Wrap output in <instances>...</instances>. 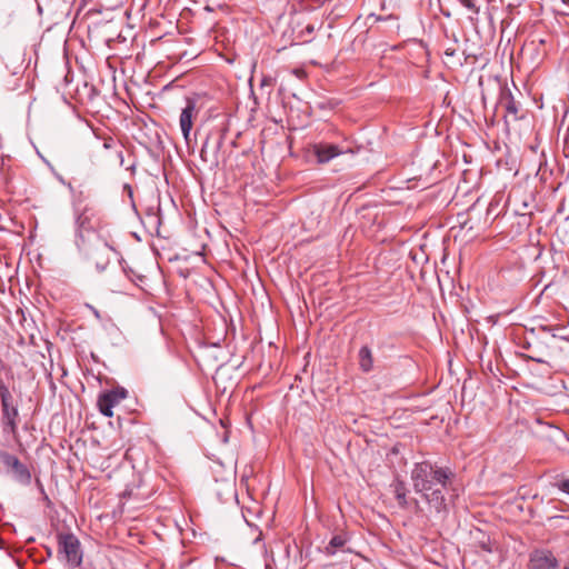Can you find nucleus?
Masks as SVG:
<instances>
[{
    "instance_id": "nucleus-18",
    "label": "nucleus",
    "mask_w": 569,
    "mask_h": 569,
    "mask_svg": "<svg viewBox=\"0 0 569 569\" xmlns=\"http://www.w3.org/2000/svg\"><path fill=\"white\" fill-rule=\"evenodd\" d=\"M316 28L313 24H308L301 32L300 38H303L306 34L310 36L315 32Z\"/></svg>"
},
{
    "instance_id": "nucleus-13",
    "label": "nucleus",
    "mask_w": 569,
    "mask_h": 569,
    "mask_svg": "<svg viewBox=\"0 0 569 569\" xmlns=\"http://www.w3.org/2000/svg\"><path fill=\"white\" fill-rule=\"evenodd\" d=\"M0 399L1 405L9 403L12 401V396L10 393L9 388L0 380Z\"/></svg>"
},
{
    "instance_id": "nucleus-26",
    "label": "nucleus",
    "mask_w": 569,
    "mask_h": 569,
    "mask_svg": "<svg viewBox=\"0 0 569 569\" xmlns=\"http://www.w3.org/2000/svg\"><path fill=\"white\" fill-rule=\"evenodd\" d=\"M221 143H222V142H221V140H220V141L218 142L217 148H220V147H221Z\"/></svg>"
},
{
    "instance_id": "nucleus-27",
    "label": "nucleus",
    "mask_w": 569,
    "mask_h": 569,
    "mask_svg": "<svg viewBox=\"0 0 569 569\" xmlns=\"http://www.w3.org/2000/svg\"><path fill=\"white\" fill-rule=\"evenodd\" d=\"M563 569H569V565H568V566H566Z\"/></svg>"
},
{
    "instance_id": "nucleus-23",
    "label": "nucleus",
    "mask_w": 569,
    "mask_h": 569,
    "mask_svg": "<svg viewBox=\"0 0 569 569\" xmlns=\"http://www.w3.org/2000/svg\"><path fill=\"white\" fill-rule=\"evenodd\" d=\"M86 222H88V219H84L83 221H82V219H80V223L82 227H84Z\"/></svg>"
},
{
    "instance_id": "nucleus-17",
    "label": "nucleus",
    "mask_w": 569,
    "mask_h": 569,
    "mask_svg": "<svg viewBox=\"0 0 569 569\" xmlns=\"http://www.w3.org/2000/svg\"><path fill=\"white\" fill-rule=\"evenodd\" d=\"M208 142H209V138L206 139V141L203 142V146L201 148V151H200V157L203 161H208V151H207V147H208Z\"/></svg>"
},
{
    "instance_id": "nucleus-8",
    "label": "nucleus",
    "mask_w": 569,
    "mask_h": 569,
    "mask_svg": "<svg viewBox=\"0 0 569 569\" xmlns=\"http://www.w3.org/2000/svg\"><path fill=\"white\" fill-rule=\"evenodd\" d=\"M1 407L4 423L10 428L12 432H14L17 429V419L19 415L18 408L13 406L12 401L1 405Z\"/></svg>"
},
{
    "instance_id": "nucleus-15",
    "label": "nucleus",
    "mask_w": 569,
    "mask_h": 569,
    "mask_svg": "<svg viewBox=\"0 0 569 569\" xmlns=\"http://www.w3.org/2000/svg\"><path fill=\"white\" fill-rule=\"evenodd\" d=\"M459 2L465 7L467 8L468 10H470L472 13L475 14H478L479 13V8L476 6L475 1L473 0H459Z\"/></svg>"
},
{
    "instance_id": "nucleus-10",
    "label": "nucleus",
    "mask_w": 569,
    "mask_h": 569,
    "mask_svg": "<svg viewBox=\"0 0 569 569\" xmlns=\"http://www.w3.org/2000/svg\"><path fill=\"white\" fill-rule=\"evenodd\" d=\"M358 358H359L360 369L363 372H369L372 370L373 357H372L371 350L367 346H363L360 348Z\"/></svg>"
},
{
    "instance_id": "nucleus-24",
    "label": "nucleus",
    "mask_w": 569,
    "mask_h": 569,
    "mask_svg": "<svg viewBox=\"0 0 569 569\" xmlns=\"http://www.w3.org/2000/svg\"><path fill=\"white\" fill-rule=\"evenodd\" d=\"M86 222H88V219H84L83 221H82V219H80V223L82 227H84Z\"/></svg>"
},
{
    "instance_id": "nucleus-16",
    "label": "nucleus",
    "mask_w": 569,
    "mask_h": 569,
    "mask_svg": "<svg viewBox=\"0 0 569 569\" xmlns=\"http://www.w3.org/2000/svg\"><path fill=\"white\" fill-rule=\"evenodd\" d=\"M555 486L562 492L569 495V478L561 479L555 483Z\"/></svg>"
},
{
    "instance_id": "nucleus-5",
    "label": "nucleus",
    "mask_w": 569,
    "mask_h": 569,
    "mask_svg": "<svg viewBox=\"0 0 569 569\" xmlns=\"http://www.w3.org/2000/svg\"><path fill=\"white\" fill-rule=\"evenodd\" d=\"M197 113L198 111L193 101H188L187 106L181 111L179 124L186 141L189 140L193 119L197 117Z\"/></svg>"
},
{
    "instance_id": "nucleus-28",
    "label": "nucleus",
    "mask_w": 569,
    "mask_h": 569,
    "mask_svg": "<svg viewBox=\"0 0 569 569\" xmlns=\"http://www.w3.org/2000/svg\"><path fill=\"white\" fill-rule=\"evenodd\" d=\"M84 2H87L88 0H83Z\"/></svg>"
},
{
    "instance_id": "nucleus-19",
    "label": "nucleus",
    "mask_w": 569,
    "mask_h": 569,
    "mask_svg": "<svg viewBox=\"0 0 569 569\" xmlns=\"http://www.w3.org/2000/svg\"><path fill=\"white\" fill-rule=\"evenodd\" d=\"M226 487H227V489H228L229 495H230L231 497H232V496H234V490H233V486H232V483H231V482H226Z\"/></svg>"
},
{
    "instance_id": "nucleus-2",
    "label": "nucleus",
    "mask_w": 569,
    "mask_h": 569,
    "mask_svg": "<svg viewBox=\"0 0 569 569\" xmlns=\"http://www.w3.org/2000/svg\"><path fill=\"white\" fill-rule=\"evenodd\" d=\"M59 550L66 557L71 568H77L82 562V553L78 538L71 533L63 535L59 538Z\"/></svg>"
},
{
    "instance_id": "nucleus-6",
    "label": "nucleus",
    "mask_w": 569,
    "mask_h": 569,
    "mask_svg": "<svg viewBox=\"0 0 569 569\" xmlns=\"http://www.w3.org/2000/svg\"><path fill=\"white\" fill-rule=\"evenodd\" d=\"M313 151L320 163H326L341 153L338 146L328 143L315 144Z\"/></svg>"
},
{
    "instance_id": "nucleus-21",
    "label": "nucleus",
    "mask_w": 569,
    "mask_h": 569,
    "mask_svg": "<svg viewBox=\"0 0 569 569\" xmlns=\"http://www.w3.org/2000/svg\"><path fill=\"white\" fill-rule=\"evenodd\" d=\"M412 503H413L415 509H416L417 512L422 511V509H421V507H420V505H419V502L417 500H412Z\"/></svg>"
},
{
    "instance_id": "nucleus-20",
    "label": "nucleus",
    "mask_w": 569,
    "mask_h": 569,
    "mask_svg": "<svg viewBox=\"0 0 569 569\" xmlns=\"http://www.w3.org/2000/svg\"><path fill=\"white\" fill-rule=\"evenodd\" d=\"M507 110H508L510 113H513V114H516V113H517V108L515 107V104H513V103H512V104H509V106L507 107Z\"/></svg>"
},
{
    "instance_id": "nucleus-3",
    "label": "nucleus",
    "mask_w": 569,
    "mask_h": 569,
    "mask_svg": "<svg viewBox=\"0 0 569 569\" xmlns=\"http://www.w3.org/2000/svg\"><path fill=\"white\" fill-rule=\"evenodd\" d=\"M127 398V390L123 388H117L103 392L98 398V408L100 412L106 417L113 416V407L119 405L123 399Z\"/></svg>"
},
{
    "instance_id": "nucleus-22",
    "label": "nucleus",
    "mask_w": 569,
    "mask_h": 569,
    "mask_svg": "<svg viewBox=\"0 0 569 569\" xmlns=\"http://www.w3.org/2000/svg\"><path fill=\"white\" fill-rule=\"evenodd\" d=\"M89 229H92V224H91V221H90V217H88V230Z\"/></svg>"
},
{
    "instance_id": "nucleus-12",
    "label": "nucleus",
    "mask_w": 569,
    "mask_h": 569,
    "mask_svg": "<svg viewBox=\"0 0 569 569\" xmlns=\"http://www.w3.org/2000/svg\"><path fill=\"white\" fill-rule=\"evenodd\" d=\"M17 457L10 455L4 451H0V465L4 468L6 471H10L13 468L14 462L17 461Z\"/></svg>"
},
{
    "instance_id": "nucleus-25",
    "label": "nucleus",
    "mask_w": 569,
    "mask_h": 569,
    "mask_svg": "<svg viewBox=\"0 0 569 569\" xmlns=\"http://www.w3.org/2000/svg\"><path fill=\"white\" fill-rule=\"evenodd\" d=\"M103 146H104V148H109L110 147L108 142H104Z\"/></svg>"
},
{
    "instance_id": "nucleus-1",
    "label": "nucleus",
    "mask_w": 569,
    "mask_h": 569,
    "mask_svg": "<svg viewBox=\"0 0 569 569\" xmlns=\"http://www.w3.org/2000/svg\"><path fill=\"white\" fill-rule=\"evenodd\" d=\"M452 476L448 468H441L428 461L413 466L410 472L413 490L426 501L431 515L442 518L447 513L443 491Z\"/></svg>"
},
{
    "instance_id": "nucleus-9",
    "label": "nucleus",
    "mask_w": 569,
    "mask_h": 569,
    "mask_svg": "<svg viewBox=\"0 0 569 569\" xmlns=\"http://www.w3.org/2000/svg\"><path fill=\"white\" fill-rule=\"evenodd\" d=\"M13 478L22 485H29L31 481V473L28 468L20 462L19 459L13 465V468L9 471Z\"/></svg>"
},
{
    "instance_id": "nucleus-4",
    "label": "nucleus",
    "mask_w": 569,
    "mask_h": 569,
    "mask_svg": "<svg viewBox=\"0 0 569 569\" xmlns=\"http://www.w3.org/2000/svg\"><path fill=\"white\" fill-rule=\"evenodd\" d=\"M530 569H559V563L552 552L537 550L530 558Z\"/></svg>"
},
{
    "instance_id": "nucleus-14",
    "label": "nucleus",
    "mask_w": 569,
    "mask_h": 569,
    "mask_svg": "<svg viewBox=\"0 0 569 569\" xmlns=\"http://www.w3.org/2000/svg\"><path fill=\"white\" fill-rule=\"evenodd\" d=\"M0 399L1 405L9 403L12 401V396L10 393L9 388L0 380Z\"/></svg>"
},
{
    "instance_id": "nucleus-11",
    "label": "nucleus",
    "mask_w": 569,
    "mask_h": 569,
    "mask_svg": "<svg viewBox=\"0 0 569 569\" xmlns=\"http://www.w3.org/2000/svg\"><path fill=\"white\" fill-rule=\"evenodd\" d=\"M395 497L398 501V505L402 509L409 508L410 501L407 498V489L402 481H396L392 485Z\"/></svg>"
},
{
    "instance_id": "nucleus-7",
    "label": "nucleus",
    "mask_w": 569,
    "mask_h": 569,
    "mask_svg": "<svg viewBox=\"0 0 569 569\" xmlns=\"http://www.w3.org/2000/svg\"><path fill=\"white\" fill-rule=\"evenodd\" d=\"M348 537L345 533L335 535L329 543L325 548V553L328 556H335L338 552L349 551L347 548Z\"/></svg>"
}]
</instances>
